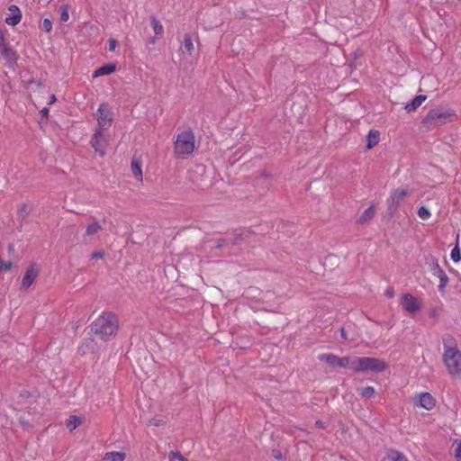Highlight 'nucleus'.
Masks as SVG:
<instances>
[{"mask_svg":"<svg viewBox=\"0 0 461 461\" xmlns=\"http://www.w3.org/2000/svg\"><path fill=\"white\" fill-rule=\"evenodd\" d=\"M119 328L117 316L112 312H103L92 324L91 330L104 341L114 338Z\"/></svg>","mask_w":461,"mask_h":461,"instance_id":"1","label":"nucleus"},{"mask_svg":"<svg viewBox=\"0 0 461 461\" xmlns=\"http://www.w3.org/2000/svg\"><path fill=\"white\" fill-rule=\"evenodd\" d=\"M386 365L384 361L375 357H354L353 371L355 373L365 372H383L385 370Z\"/></svg>","mask_w":461,"mask_h":461,"instance_id":"2","label":"nucleus"},{"mask_svg":"<svg viewBox=\"0 0 461 461\" xmlns=\"http://www.w3.org/2000/svg\"><path fill=\"white\" fill-rule=\"evenodd\" d=\"M452 115H454V113L449 110L440 108L432 109L422 119L420 127L425 131L434 129L445 124L447 119Z\"/></svg>","mask_w":461,"mask_h":461,"instance_id":"3","label":"nucleus"},{"mask_svg":"<svg viewBox=\"0 0 461 461\" xmlns=\"http://www.w3.org/2000/svg\"><path fill=\"white\" fill-rule=\"evenodd\" d=\"M194 135L191 130L179 133L175 141V153L183 157L190 155L194 150Z\"/></svg>","mask_w":461,"mask_h":461,"instance_id":"4","label":"nucleus"},{"mask_svg":"<svg viewBox=\"0 0 461 461\" xmlns=\"http://www.w3.org/2000/svg\"><path fill=\"white\" fill-rule=\"evenodd\" d=\"M318 358L330 367L349 368L353 371L354 357L347 356L340 357L332 353H323L319 355Z\"/></svg>","mask_w":461,"mask_h":461,"instance_id":"5","label":"nucleus"},{"mask_svg":"<svg viewBox=\"0 0 461 461\" xmlns=\"http://www.w3.org/2000/svg\"><path fill=\"white\" fill-rule=\"evenodd\" d=\"M443 363L447 370V373L452 377L461 376V351H453L449 353H443Z\"/></svg>","mask_w":461,"mask_h":461,"instance_id":"6","label":"nucleus"},{"mask_svg":"<svg viewBox=\"0 0 461 461\" xmlns=\"http://www.w3.org/2000/svg\"><path fill=\"white\" fill-rule=\"evenodd\" d=\"M425 264L429 267L430 273L439 279L438 289L439 292H443L449 281L447 275L440 267L438 259L431 255L426 257Z\"/></svg>","mask_w":461,"mask_h":461,"instance_id":"7","label":"nucleus"},{"mask_svg":"<svg viewBox=\"0 0 461 461\" xmlns=\"http://www.w3.org/2000/svg\"><path fill=\"white\" fill-rule=\"evenodd\" d=\"M402 309L410 314L416 313L421 310L420 302L411 294H402L400 300Z\"/></svg>","mask_w":461,"mask_h":461,"instance_id":"8","label":"nucleus"},{"mask_svg":"<svg viewBox=\"0 0 461 461\" xmlns=\"http://www.w3.org/2000/svg\"><path fill=\"white\" fill-rule=\"evenodd\" d=\"M407 194L408 191L406 189H395L391 193V195L387 200V211L391 215L397 212L401 202L405 196H407Z\"/></svg>","mask_w":461,"mask_h":461,"instance_id":"9","label":"nucleus"},{"mask_svg":"<svg viewBox=\"0 0 461 461\" xmlns=\"http://www.w3.org/2000/svg\"><path fill=\"white\" fill-rule=\"evenodd\" d=\"M0 55L4 58L7 65L10 67H13L17 63V52L6 42L0 45Z\"/></svg>","mask_w":461,"mask_h":461,"instance_id":"10","label":"nucleus"},{"mask_svg":"<svg viewBox=\"0 0 461 461\" xmlns=\"http://www.w3.org/2000/svg\"><path fill=\"white\" fill-rule=\"evenodd\" d=\"M97 122L100 127L109 126L113 122L112 113L104 104H100L97 109Z\"/></svg>","mask_w":461,"mask_h":461,"instance_id":"11","label":"nucleus"},{"mask_svg":"<svg viewBox=\"0 0 461 461\" xmlns=\"http://www.w3.org/2000/svg\"><path fill=\"white\" fill-rule=\"evenodd\" d=\"M415 403L427 410H432L436 405V400L429 393H421L415 396Z\"/></svg>","mask_w":461,"mask_h":461,"instance_id":"12","label":"nucleus"},{"mask_svg":"<svg viewBox=\"0 0 461 461\" xmlns=\"http://www.w3.org/2000/svg\"><path fill=\"white\" fill-rule=\"evenodd\" d=\"M90 144L92 148L95 149V152H97L101 157L104 156V147L107 144L106 140L103 137L102 133L100 131H96L91 140Z\"/></svg>","mask_w":461,"mask_h":461,"instance_id":"13","label":"nucleus"},{"mask_svg":"<svg viewBox=\"0 0 461 461\" xmlns=\"http://www.w3.org/2000/svg\"><path fill=\"white\" fill-rule=\"evenodd\" d=\"M10 14L7 17H5V23L8 25L15 26L17 25L22 19V13L19 7L15 5H11L8 8Z\"/></svg>","mask_w":461,"mask_h":461,"instance_id":"14","label":"nucleus"},{"mask_svg":"<svg viewBox=\"0 0 461 461\" xmlns=\"http://www.w3.org/2000/svg\"><path fill=\"white\" fill-rule=\"evenodd\" d=\"M38 276V270L35 267V266H31L29 268H27L23 279H22V287L24 289L29 288L32 283L35 281L36 277Z\"/></svg>","mask_w":461,"mask_h":461,"instance_id":"15","label":"nucleus"},{"mask_svg":"<svg viewBox=\"0 0 461 461\" xmlns=\"http://www.w3.org/2000/svg\"><path fill=\"white\" fill-rule=\"evenodd\" d=\"M442 343H443V348H444L443 353H449V352L459 350L457 348V343H456V339L454 337H452L451 335H447V334L444 335L442 337Z\"/></svg>","mask_w":461,"mask_h":461,"instance_id":"16","label":"nucleus"},{"mask_svg":"<svg viewBox=\"0 0 461 461\" xmlns=\"http://www.w3.org/2000/svg\"><path fill=\"white\" fill-rule=\"evenodd\" d=\"M426 99H427L426 95H417L411 102L407 103L404 108L408 113L414 112L421 105V104Z\"/></svg>","mask_w":461,"mask_h":461,"instance_id":"17","label":"nucleus"},{"mask_svg":"<svg viewBox=\"0 0 461 461\" xmlns=\"http://www.w3.org/2000/svg\"><path fill=\"white\" fill-rule=\"evenodd\" d=\"M116 69V66L113 63H107L100 68H98L96 70H95L93 77H98L104 75H110L113 73Z\"/></svg>","mask_w":461,"mask_h":461,"instance_id":"18","label":"nucleus"},{"mask_svg":"<svg viewBox=\"0 0 461 461\" xmlns=\"http://www.w3.org/2000/svg\"><path fill=\"white\" fill-rule=\"evenodd\" d=\"M375 214V206H369L367 209H366L363 213L358 218L357 221L359 223H366L372 220Z\"/></svg>","mask_w":461,"mask_h":461,"instance_id":"19","label":"nucleus"},{"mask_svg":"<svg viewBox=\"0 0 461 461\" xmlns=\"http://www.w3.org/2000/svg\"><path fill=\"white\" fill-rule=\"evenodd\" d=\"M125 454L122 452L112 451L104 456L102 461H124Z\"/></svg>","mask_w":461,"mask_h":461,"instance_id":"20","label":"nucleus"},{"mask_svg":"<svg viewBox=\"0 0 461 461\" xmlns=\"http://www.w3.org/2000/svg\"><path fill=\"white\" fill-rule=\"evenodd\" d=\"M367 144H366V148L368 149H372L374 146H375L378 142H379V140H380V135H379V132L377 131H373L371 130L368 134H367Z\"/></svg>","mask_w":461,"mask_h":461,"instance_id":"21","label":"nucleus"},{"mask_svg":"<svg viewBox=\"0 0 461 461\" xmlns=\"http://www.w3.org/2000/svg\"><path fill=\"white\" fill-rule=\"evenodd\" d=\"M389 461H409L408 458L400 451L390 449L387 453Z\"/></svg>","mask_w":461,"mask_h":461,"instance_id":"22","label":"nucleus"},{"mask_svg":"<svg viewBox=\"0 0 461 461\" xmlns=\"http://www.w3.org/2000/svg\"><path fill=\"white\" fill-rule=\"evenodd\" d=\"M150 23H151V26L154 31V33L159 38L162 37L163 32H164V28H163L162 24L160 23V22L156 17L153 16L150 19Z\"/></svg>","mask_w":461,"mask_h":461,"instance_id":"23","label":"nucleus"},{"mask_svg":"<svg viewBox=\"0 0 461 461\" xmlns=\"http://www.w3.org/2000/svg\"><path fill=\"white\" fill-rule=\"evenodd\" d=\"M131 171L134 176H136L138 179L142 180V171H141V165L140 162H139L137 159H132L131 161Z\"/></svg>","mask_w":461,"mask_h":461,"instance_id":"24","label":"nucleus"},{"mask_svg":"<svg viewBox=\"0 0 461 461\" xmlns=\"http://www.w3.org/2000/svg\"><path fill=\"white\" fill-rule=\"evenodd\" d=\"M183 47L190 55L194 50V43L190 34H185L183 41Z\"/></svg>","mask_w":461,"mask_h":461,"instance_id":"25","label":"nucleus"},{"mask_svg":"<svg viewBox=\"0 0 461 461\" xmlns=\"http://www.w3.org/2000/svg\"><path fill=\"white\" fill-rule=\"evenodd\" d=\"M251 234L252 231L249 230H240L235 234L232 243L237 244L240 240H248Z\"/></svg>","mask_w":461,"mask_h":461,"instance_id":"26","label":"nucleus"},{"mask_svg":"<svg viewBox=\"0 0 461 461\" xmlns=\"http://www.w3.org/2000/svg\"><path fill=\"white\" fill-rule=\"evenodd\" d=\"M81 424V419L76 415H71L67 422V427L73 430Z\"/></svg>","mask_w":461,"mask_h":461,"instance_id":"27","label":"nucleus"},{"mask_svg":"<svg viewBox=\"0 0 461 461\" xmlns=\"http://www.w3.org/2000/svg\"><path fill=\"white\" fill-rule=\"evenodd\" d=\"M101 229L102 226L97 221H95L87 226L86 230V235L93 236L96 234Z\"/></svg>","mask_w":461,"mask_h":461,"instance_id":"28","label":"nucleus"},{"mask_svg":"<svg viewBox=\"0 0 461 461\" xmlns=\"http://www.w3.org/2000/svg\"><path fill=\"white\" fill-rule=\"evenodd\" d=\"M375 394V390L373 386H366L361 388L360 395L364 398L370 399Z\"/></svg>","mask_w":461,"mask_h":461,"instance_id":"29","label":"nucleus"},{"mask_svg":"<svg viewBox=\"0 0 461 461\" xmlns=\"http://www.w3.org/2000/svg\"><path fill=\"white\" fill-rule=\"evenodd\" d=\"M450 258L456 263L461 260V251L458 243H456V246L452 249Z\"/></svg>","mask_w":461,"mask_h":461,"instance_id":"30","label":"nucleus"},{"mask_svg":"<svg viewBox=\"0 0 461 461\" xmlns=\"http://www.w3.org/2000/svg\"><path fill=\"white\" fill-rule=\"evenodd\" d=\"M417 214L421 220H428L431 215L429 210L425 206H420L418 209Z\"/></svg>","mask_w":461,"mask_h":461,"instance_id":"31","label":"nucleus"},{"mask_svg":"<svg viewBox=\"0 0 461 461\" xmlns=\"http://www.w3.org/2000/svg\"><path fill=\"white\" fill-rule=\"evenodd\" d=\"M29 212H30V207L28 204L26 203H23L19 209H18V212H17V214L20 218L22 219H24L25 217L28 216L29 214Z\"/></svg>","mask_w":461,"mask_h":461,"instance_id":"32","label":"nucleus"},{"mask_svg":"<svg viewBox=\"0 0 461 461\" xmlns=\"http://www.w3.org/2000/svg\"><path fill=\"white\" fill-rule=\"evenodd\" d=\"M69 14H68V5H61L60 7V21L62 23H66L68 21Z\"/></svg>","mask_w":461,"mask_h":461,"instance_id":"33","label":"nucleus"},{"mask_svg":"<svg viewBox=\"0 0 461 461\" xmlns=\"http://www.w3.org/2000/svg\"><path fill=\"white\" fill-rule=\"evenodd\" d=\"M168 458L170 461H174L175 459L182 461L185 456H183L179 452L170 451L168 454Z\"/></svg>","mask_w":461,"mask_h":461,"instance_id":"34","label":"nucleus"},{"mask_svg":"<svg viewBox=\"0 0 461 461\" xmlns=\"http://www.w3.org/2000/svg\"><path fill=\"white\" fill-rule=\"evenodd\" d=\"M42 31L50 32L52 29V23L49 19H44L41 25Z\"/></svg>","mask_w":461,"mask_h":461,"instance_id":"35","label":"nucleus"},{"mask_svg":"<svg viewBox=\"0 0 461 461\" xmlns=\"http://www.w3.org/2000/svg\"><path fill=\"white\" fill-rule=\"evenodd\" d=\"M11 267H12V262H10V261L5 262L0 258V270L1 271L7 272L11 269Z\"/></svg>","mask_w":461,"mask_h":461,"instance_id":"36","label":"nucleus"},{"mask_svg":"<svg viewBox=\"0 0 461 461\" xmlns=\"http://www.w3.org/2000/svg\"><path fill=\"white\" fill-rule=\"evenodd\" d=\"M165 422L163 420L161 419H157V418H153V419H150L148 422V424L149 426H156V427H158V426H161L163 425Z\"/></svg>","mask_w":461,"mask_h":461,"instance_id":"37","label":"nucleus"},{"mask_svg":"<svg viewBox=\"0 0 461 461\" xmlns=\"http://www.w3.org/2000/svg\"><path fill=\"white\" fill-rule=\"evenodd\" d=\"M7 32L0 27V45L5 43V35Z\"/></svg>","mask_w":461,"mask_h":461,"instance_id":"38","label":"nucleus"},{"mask_svg":"<svg viewBox=\"0 0 461 461\" xmlns=\"http://www.w3.org/2000/svg\"><path fill=\"white\" fill-rule=\"evenodd\" d=\"M455 457L461 459V441L458 442L455 449Z\"/></svg>","mask_w":461,"mask_h":461,"instance_id":"39","label":"nucleus"},{"mask_svg":"<svg viewBox=\"0 0 461 461\" xmlns=\"http://www.w3.org/2000/svg\"><path fill=\"white\" fill-rule=\"evenodd\" d=\"M109 50L113 51L117 46V41L114 39L109 40Z\"/></svg>","mask_w":461,"mask_h":461,"instance_id":"40","label":"nucleus"},{"mask_svg":"<svg viewBox=\"0 0 461 461\" xmlns=\"http://www.w3.org/2000/svg\"><path fill=\"white\" fill-rule=\"evenodd\" d=\"M104 252L102 251H95L93 254H92V258H102L104 257Z\"/></svg>","mask_w":461,"mask_h":461,"instance_id":"41","label":"nucleus"},{"mask_svg":"<svg viewBox=\"0 0 461 461\" xmlns=\"http://www.w3.org/2000/svg\"><path fill=\"white\" fill-rule=\"evenodd\" d=\"M340 336L343 340L348 339L347 331H346L345 328H343V327L340 329Z\"/></svg>","mask_w":461,"mask_h":461,"instance_id":"42","label":"nucleus"},{"mask_svg":"<svg viewBox=\"0 0 461 461\" xmlns=\"http://www.w3.org/2000/svg\"><path fill=\"white\" fill-rule=\"evenodd\" d=\"M385 295L389 298H393L394 296V291L393 289H387L385 291Z\"/></svg>","mask_w":461,"mask_h":461,"instance_id":"43","label":"nucleus"},{"mask_svg":"<svg viewBox=\"0 0 461 461\" xmlns=\"http://www.w3.org/2000/svg\"><path fill=\"white\" fill-rule=\"evenodd\" d=\"M49 113H50V110H49V108H47V107H44V108L41 111V115H42L43 117H46V118L48 117Z\"/></svg>","mask_w":461,"mask_h":461,"instance_id":"44","label":"nucleus"},{"mask_svg":"<svg viewBox=\"0 0 461 461\" xmlns=\"http://www.w3.org/2000/svg\"><path fill=\"white\" fill-rule=\"evenodd\" d=\"M196 171L200 174H203L205 171V167L203 165H199L196 167Z\"/></svg>","mask_w":461,"mask_h":461,"instance_id":"45","label":"nucleus"},{"mask_svg":"<svg viewBox=\"0 0 461 461\" xmlns=\"http://www.w3.org/2000/svg\"><path fill=\"white\" fill-rule=\"evenodd\" d=\"M315 426L321 429L325 428L324 422H322L321 420H317L315 422Z\"/></svg>","mask_w":461,"mask_h":461,"instance_id":"46","label":"nucleus"},{"mask_svg":"<svg viewBox=\"0 0 461 461\" xmlns=\"http://www.w3.org/2000/svg\"><path fill=\"white\" fill-rule=\"evenodd\" d=\"M436 316H437V310L436 309H431L430 312H429V317L435 318Z\"/></svg>","mask_w":461,"mask_h":461,"instance_id":"47","label":"nucleus"},{"mask_svg":"<svg viewBox=\"0 0 461 461\" xmlns=\"http://www.w3.org/2000/svg\"><path fill=\"white\" fill-rule=\"evenodd\" d=\"M56 96L54 95H51L50 97L49 104H52L56 102Z\"/></svg>","mask_w":461,"mask_h":461,"instance_id":"48","label":"nucleus"},{"mask_svg":"<svg viewBox=\"0 0 461 461\" xmlns=\"http://www.w3.org/2000/svg\"><path fill=\"white\" fill-rule=\"evenodd\" d=\"M224 240L219 241L217 247L221 248L223 246Z\"/></svg>","mask_w":461,"mask_h":461,"instance_id":"49","label":"nucleus"},{"mask_svg":"<svg viewBox=\"0 0 461 461\" xmlns=\"http://www.w3.org/2000/svg\"><path fill=\"white\" fill-rule=\"evenodd\" d=\"M8 250H9V251H14V246H13L12 244H10V245L8 246Z\"/></svg>","mask_w":461,"mask_h":461,"instance_id":"50","label":"nucleus"},{"mask_svg":"<svg viewBox=\"0 0 461 461\" xmlns=\"http://www.w3.org/2000/svg\"><path fill=\"white\" fill-rule=\"evenodd\" d=\"M182 461H188V460L185 457V458H183V460H182Z\"/></svg>","mask_w":461,"mask_h":461,"instance_id":"51","label":"nucleus"}]
</instances>
